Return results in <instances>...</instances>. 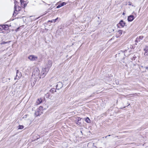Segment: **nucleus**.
I'll use <instances>...</instances> for the list:
<instances>
[{
    "instance_id": "f257e3e1",
    "label": "nucleus",
    "mask_w": 148,
    "mask_h": 148,
    "mask_svg": "<svg viewBox=\"0 0 148 148\" xmlns=\"http://www.w3.org/2000/svg\"><path fill=\"white\" fill-rule=\"evenodd\" d=\"M40 71L38 68H35L34 69V71L31 77V79H34V81L36 82L39 77Z\"/></svg>"
},
{
    "instance_id": "f03ea898",
    "label": "nucleus",
    "mask_w": 148,
    "mask_h": 148,
    "mask_svg": "<svg viewBox=\"0 0 148 148\" xmlns=\"http://www.w3.org/2000/svg\"><path fill=\"white\" fill-rule=\"evenodd\" d=\"M49 67H45L42 68V70L40 73V78H43L45 77L47 72L49 71Z\"/></svg>"
},
{
    "instance_id": "7ed1b4c3",
    "label": "nucleus",
    "mask_w": 148,
    "mask_h": 148,
    "mask_svg": "<svg viewBox=\"0 0 148 148\" xmlns=\"http://www.w3.org/2000/svg\"><path fill=\"white\" fill-rule=\"evenodd\" d=\"M14 3L15 10L13 14V16H15L18 13L17 12L20 11L21 9V8L20 6H18V2H14Z\"/></svg>"
},
{
    "instance_id": "20e7f679",
    "label": "nucleus",
    "mask_w": 148,
    "mask_h": 148,
    "mask_svg": "<svg viewBox=\"0 0 148 148\" xmlns=\"http://www.w3.org/2000/svg\"><path fill=\"white\" fill-rule=\"evenodd\" d=\"M21 6L23 8L25 7L28 2L26 0H20Z\"/></svg>"
},
{
    "instance_id": "39448f33",
    "label": "nucleus",
    "mask_w": 148,
    "mask_h": 148,
    "mask_svg": "<svg viewBox=\"0 0 148 148\" xmlns=\"http://www.w3.org/2000/svg\"><path fill=\"white\" fill-rule=\"evenodd\" d=\"M16 73V77L14 78L15 80L16 79H18L22 76V74L20 72H19L18 70L17 71Z\"/></svg>"
},
{
    "instance_id": "423d86ee",
    "label": "nucleus",
    "mask_w": 148,
    "mask_h": 148,
    "mask_svg": "<svg viewBox=\"0 0 148 148\" xmlns=\"http://www.w3.org/2000/svg\"><path fill=\"white\" fill-rule=\"evenodd\" d=\"M28 59L31 61H35L37 60L38 57L34 55H30L28 57Z\"/></svg>"
},
{
    "instance_id": "0eeeda50",
    "label": "nucleus",
    "mask_w": 148,
    "mask_h": 148,
    "mask_svg": "<svg viewBox=\"0 0 148 148\" xmlns=\"http://www.w3.org/2000/svg\"><path fill=\"white\" fill-rule=\"evenodd\" d=\"M62 87V84L61 82H59L57 84L56 86L57 89H59Z\"/></svg>"
},
{
    "instance_id": "6e6552de",
    "label": "nucleus",
    "mask_w": 148,
    "mask_h": 148,
    "mask_svg": "<svg viewBox=\"0 0 148 148\" xmlns=\"http://www.w3.org/2000/svg\"><path fill=\"white\" fill-rule=\"evenodd\" d=\"M42 113V111L39 110L37 109L35 112V114L36 116H38L41 115Z\"/></svg>"
},
{
    "instance_id": "1a4fd4ad",
    "label": "nucleus",
    "mask_w": 148,
    "mask_h": 148,
    "mask_svg": "<svg viewBox=\"0 0 148 148\" xmlns=\"http://www.w3.org/2000/svg\"><path fill=\"white\" fill-rule=\"evenodd\" d=\"M118 25L121 26V27H123L125 26V23L123 20H121Z\"/></svg>"
},
{
    "instance_id": "9d476101",
    "label": "nucleus",
    "mask_w": 148,
    "mask_h": 148,
    "mask_svg": "<svg viewBox=\"0 0 148 148\" xmlns=\"http://www.w3.org/2000/svg\"><path fill=\"white\" fill-rule=\"evenodd\" d=\"M134 16L132 15H130L128 17V20L129 21L131 22L134 19Z\"/></svg>"
},
{
    "instance_id": "9b49d317",
    "label": "nucleus",
    "mask_w": 148,
    "mask_h": 148,
    "mask_svg": "<svg viewBox=\"0 0 148 148\" xmlns=\"http://www.w3.org/2000/svg\"><path fill=\"white\" fill-rule=\"evenodd\" d=\"M122 33V31L121 30H119L116 33V36L117 38L120 36Z\"/></svg>"
},
{
    "instance_id": "f8f14e48",
    "label": "nucleus",
    "mask_w": 148,
    "mask_h": 148,
    "mask_svg": "<svg viewBox=\"0 0 148 148\" xmlns=\"http://www.w3.org/2000/svg\"><path fill=\"white\" fill-rule=\"evenodd\" d=\"M144 50L145 51V56L148 55V47L146 46L145 48L144 49Z\"/></svg>"
},
{
    "instance_id": "ddd939ff",
    "label": "nucleus",
    "mask_w": 148,
    "mask_h": 148,
    "mask_svg": "<svg viewBox=\"0 0 148 148\" xmlns=\"http://www.w3.org/2000/svg\"><path fill=\"white\" fill-rule=\"evenodd\" d=\"M143 38V36H139V38H137L136 39L135 41L136 42H138L140 41V40H142Z\"/></svg>"
},
{
    "instance_id": "4468645a",
    "label": "nucleus",
    "mask_w": 148,
    "mask_h": 148,
    "mask_svg": "<svg viewBox=\"0 0 148 148\" xmlns=\"http://www.w3.org/2000/svg\"><path fill=\"white\" fill-rule=\"evenodd\" d=\"M66 4V3L63 2L62 3H61V4H60L56 8H60V7H61Z\"/></svg>"
},
{
    "instance_id": "2eb2a0df",
    "label": "nucleus",
    "mask_w": 148,
    "mask_h": 148,
    "mask_svg": "<svg viewBox=\"0 0 148 148\" xmlns=\"http://www.w3.org/2000/svg\"><path fill=\"white\" fill-rule=\"evenodd\" d=\"M42 102V99L41 98H39L37 100L36 103L38 105L40 104Z\"/></svg>"
},
{
    "instance_id": "dca6fc26",
    "label": "nucleus",
    "mask_w": 148,
    "mask_h": 148,
    "mask_svg": "<svg viewBox=\"0 0 148 148\" xmlns=\"http://www.w3.org/2000/svg\"><path fill=\"white\" fill-rule=\"evenodd\" d=\"M85 121L88 123H90V120L88 117L86 118L85 119Z\"/></svg>"
},
{
    "instance_id": "f3484780",
    "label": "nucleus",
    "mask_w": 148,
    "mask_h": 148,
    "mask_svg": "<svg viewBox=\"0 0 148 148\" xmlns=\"http://www.w3.org/2000/svg\"><path fill=\"white\" fill-rule=\"evenodd\" d=\"M8 79L9 80H10V78H9V79H3L2 80V82L3 83H5L6 82H7V80Z\"/></svg>"
},
{
    "instance_id": "a211bd4d",
    "label": "nucleus",
    "mask_w": 148,
    "mask_h": 148,
    "mask_svg": "<svg viewBox=\"0 0 148 148\" xmlns=\"http://www.w3.org/2000/svg\"><path fill=\"white\" fill-rule=\"evenodd\" d=\"M24 127L23 125H19L18 126V129H22Z\"/></svg>"
},
{
    "instance_id": "6ab92c4d",
    "label": "nucleus",
    "mask_w": 148,
    "mask_h": 148,
    "mask_svg": "<svg viewBox=\"0 0 148 148\" xmlns=\"http://www.w3.org/2000/svg\"><path fill=\"white\" fill-rule=\"evenodd\" d=\"M50 91L52 93H54V92H56V91L55 88H53L51 89L50 90Z\"/></svg>"
},
{
    "instance_id": "aec40b11",
    "label": "nucleus",
    "mask_w": 148,
    "mask_h": 148,
    "mask_svg": "<svg viewBox=\"0 0 148 148\" xmlns=\"http://www.w3.org/2000/svg\"><path fill=\"white\" fill-rule=\"evenodd\" d=\"M79 119L77 120L76 121V123L78 125H80L81 124V123L79 122Z\"/></svg>"
},
{
    "instance_id": "412c9836",
    "label": "nucleus",
    "mask_w": 148,
    "mask_h": 148,
    "mask_svg": "<svg viewBox=\"0 0 148 148\" xmlns=\"http://www.w3.org/2000/svg\"><path fill=\"white\" fill-rule=\"evenodd\" d=\"M42 107H40L38 109V110H39L42 111Z\"/></svg>"
},
{
    "instance_id": "4be33fe9",
    "label": "nucleus",
    "mask_w": 148,
    "mask_h": 148,
    "mask_svg": "<svg viewBox=\"0 0 148 148\" xmlns=\"http://www.w3.org/2000/svg\"><path fill=\"white\" fill-rule=\"evenodd\" d=\"M48 22H55V21L54 20H54H49L48 21Z\"/></svg>"
},
{
    "instance_id": "5701e85b",
    "label": "nucleus",
    "mask_w": 148,
    "mask_h": 148,
    "mask_svg": "<svg viewBox=\"0 0 148 148\" xmlns=\"http://www.w3.org/2000/svg\"><path fill=\"white\" fill-rule=\"evenodd\" d=\"M19 27H18V28H17V29L15 30V31L16 32H17V31H18V29H19Z\"/></svg>"
},
{
    "instance_id": "b1692460",
    "label": "nucleus",
    "mask_w": 148,
    "mask_h": 148,
    "mask_svg": "<svg viewBox=\"0 0 148 148\" xmlns=\"http://www.w3.org/2000/svg\"><path fill=\"white\" fill-rule=\"evenodd\" d=\"M58 17L56 19H54V20L55 21V22H56V21L58 19Z\"/></svg>"
},
{
    "instance_id": "393cba45",
    "label": "nucleus",
    "mask_w": 148,
    "mask_h": 148,
    "mask_svg": "<svg viewBox=\"0 0 148 148\" xmlns=\"http://www.w3.org/2000/svg\"><path fill=\"white\" fill-rule=\"evenodd\" d=\"M5 43H6V42H3L2 43V44H5Z\"/></svg>"
},
{
    "instance_id": "a878e982",
    "label": "nucleus",
    "mask_w": 148,
    "mask_h": 148,
    "mask_svg": "<svg viewBox=\"0 0 148 148\" xmlns=\"http://www.w3.org/2000/svg\"><path fill=\"white\" fill-rule=\"evenodd\" d=\"M124 14H125V13H123V14L124 15Z\"/></svg>"
},
{
    "instance_id": "bb28decb",
    "label": "nucleus",
    "mask_w": 148,
    "mask_h": 148,
    "mask_svg": "<svg viewBox=\"0 0 148 148\" xmlns=\"http://www.w3.org/2000/svg\"><path fill=\"white\" fill-rule=\"evenodd\" d=\"M108 136H106L105 137V138H107V137Z\"/></svg>"
},
{
    "instance_id": "cd10ccee",
    "label": "nucleus",
    "mask_w": 148,
    "mask_h": 148,
    "mask_svg": "<svg viewBox=\"0 0 148 148\" xmlns=\"http://www.w3.org/2000/svg\"><path fill=\"white\" fill-rule=\"evenodd\" d=\"M51 66V65H50V66H49V67H50V66Z\"/></svg>"
},
{
    "instance_id": "c85d7f7f",
    "label": "nucleus",
    "mask_w": 148,
    "mask_h": 148,
    "mask_svg": "<svg viewBox=\"0 0 148 148\" xmlns=\"http://www.w3.org/2000/svg\"><path fill=\"white\" fill-rule=\"evenodd\" d=\"M108 136H110V135H108Z\"/></svg>"
},
{
    "instance_id": "c756f323",
    "label": "nucleus",
    "mask_w": 148,
    "mask_h": 148,
    "mask_svg": "<svg viewBox=\"0 0 148 148\" xmlns=\"http://www.w3.org/2000/svg\"><path fill=\"white\" fill-rule=\"evenodd\" d=\"M100 148H101V147H100Z\"/></svg>"
}]
</instances>
